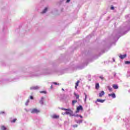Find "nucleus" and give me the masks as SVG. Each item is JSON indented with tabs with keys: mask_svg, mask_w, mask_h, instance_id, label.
Listing matches in <instances>:
<instances>
[{
	"mask_svg": "<svg viewBox=\"0 0 130 130\" xmlns=\"http://www.w3.org/2000/svg\"><path fill=\"white\" fill-rule=\"evenodd\" d=\"M66 114H67V115H69V116H74V114H73V111L71 109H66Z\"/></svg>",
	"mask_w": 130,
	"mask_h": 130,
	"instance_id": "1",
	"label": "nucleus"
},
{
	"mask_svg": "<svg viewBox=\"0 0 130 130\" xmlns=\"http://www.w3.org/2000/svg\"><path fill=\"white\" fill-rule=\"evenodd\" d=\"M44 100H45V98L42 96L39 101V103L42 106L44 105Z\"/></svg>",
	"mask_w": 130,
	"mask_h": 130,
	"instance_id": "2",
	"label": "nucleus"
},
{
	"mask_svg": "<svg viewBox=\"0 0 130 130\" xmlns=\"http://www.w3.org/2000/svg\"><path fill=\"white\" fill-rule=\"evenodd\" d=\"M80 110H83V106H79L77 107V110L76 111V113H79L80 112Z\"/></svg>",
	"mask_w": 130,
	"mask_h": 130,
	"instance_id": "3",
	"label": "nucleus"
},
{
	"mask_svg": "<svg viewBox=\"0 0 130 130\" xmlns=\"http://www.w3.org/2000/svg\"><path fill=\"white\" fill-rule=\"evenodd\" d=\"M40 88V86H31L30 87V89L31 90H39Z\"/></svg>",
	"mask_w": 130,
	"mask_h": 130,
	"instance_id": "4",
	"label": "nucleus"
},
{
	"mask_svg": "<svg viewBox=\"0 0 130 130\" xmlns=\"http://www.w3.org/2000/svg\"><path fill=\"white\" fill-rule=\"evenodd\" d=\"M31 113H39L40 111L38 110L37 109H33L31 110Z\"/></svg>",
	"mask_w": 130,
	"mask_h": 130,
	"instance_id": "5",
	"label": "nucleus"
},
{
	"mask_svg": "<svg viewBox=\"0 0 130 130\" xmlns=\"http://www.w3.org/2000/svg\"><path fill=\"white\" fill-rule=\"evenodd\" d=\"M51 118H53V119H58V118H59V116L56 114H53L51 116Z\"/></svg>",
	"mask_w": 130,
	"mask_h": 130,
	"instance_id": "6",
	"label": "nucleus"
},
{
	"mask_svg": "<svg viewBox=\"0 0 130 130\" xmlns=\"http://www.w3.org/2000/svg\"><path fill=\"white\" fill-rule=\"evenodd\" d=\"M52 72L50 70H46L45 71L44 75H51Z\"/></svg>",
	"mask_w": 130,
	"mask_h": 130,
	"instance_id": "7",
	"label": "nucleus"
},
{
	"mask_svg": "<svg viewBox=\"0 0 130 130\" xmlns=\"http://www.w3.org/2000/svg\"><path fill=\"white\" fill-rule=\"evenodd\" d=\"M105 101V100L97 99L95 101V103L97 102H100V103H103Z\"/></svg>",
	"mask_w": 130,
	"mask_h": 130,
	"instance_id": "8",
	"label": "nucleus"
},
{
	"mask_svg": "<svg viewBox=\"0 0 130 130\" xmlns=\"http://www.w3.org/2000/svg\"><path fill=\"white\" fill-rule=\"evenodd\" d=\"M120 58L121 59H123V58H125V57L126 56V54H125L124 55H120L119 56Z\"/></svg>",
	"mask_w": 130,
	"mask_h": 130,
	"instance_id": "9",
	"label": "nucleus"
},
{
	"mask_svg": "<svg viewBox=\"0 0 130 130\" xmlns=\"http://www.w3.org/2000/svg\"><path fill=\"white\" fill-rule=\"evenodd\" d=\"M105 94V92H104V91H102L101 92L99 93V97L101 98L102 96H103Z\"/></svg>",
	"mask_w": 130,
	"mask_h": 130,
	"instance_id": "10",
	"label": "nucleus"
},
{
	"mask_svg": "<svg viewBox=\"0 0 130 130\" xmlns=\"http://www.w3.org/2000/svg\"><path fill=\"white\" fill-rule=\"evenodd\" d=\"M108 96H109V97H112V98H115L116 96H115V93H112L111 94H109Z\"/></svg>",
	"mask_w": 130,
	"mask_h": 130,
	"instance_id": "11",
	"label": "nucleus"
},
{
	"mask_svg": "<svg viewBox=\"0 0 130 130\" xmlns=\"http://www.w3.org/2000/svg\"><path fill=\"white\" fill-rule=\"evenodd\" d=\"M80 83V81L78 80L77 81V82L76 83V85H75V89H77V87L78 86H79V84Z\"/></svg>",
	"mask_w": 130,
	"mask_h": 130,
	"instance_id": "12",
	"label": "nucleus"
},
{
	"mask_svg": "<svg viewBox=\"0 0 130 130\" xmlns=\"http://www.w3.org/2000/svg\"><path fill=\"white\" fill-rule=\"evenodd\" d=\"M100 88V86L99 85V83L95 84V89H96V90H98V89H99Z\"/></svg>",
	"mask_w": 130,
	"mask_h": 130,
	"instance_id": "13",
	"label": "nucleus"
},
{
	"mask_svg": "<svg viewBox=\"0 0 130 130\" xmlns=\"http://www.w3.org/2000/svg\"><path fill=\"white\" fill-rule=\"evenodd\" d=\"M47 10H48L47 7H46L45 8V9L42 11V14H45V13L47 12Z\"/></svg>",
	"mask_w": 130,
	"mask_h": 130,
	"instance_id": "14",
	"label": "nucleus"
},
{
	"mask_svg": "<svg viewBox=\"0 0 130 130\" xmlns=\"http://www.w3.org/2000/svg\"><path fill=\"white\" fill-rule=\"evenodd\" d=\"M29 102H30V100L28 99V100L26 101V103H25V105L26 106H28V105H29Z\"/></svg>",
	"mask_w": 130,
	"mask_h": 130,
	"instance_id": "15",
	"label": "nucleus"
},
{
	"mask_svg": "<svg viewBox=\"0 0 130 130\" xmlns=\"http://www.w3.org/2000/svg\"><path fill=\"white\" fill-rule=\"evenodd\" d=\"M64 94H61L60 97V100H63V99H64Z\"/></svg>",
	"mask_w": 130,
	"mask_h": 130,
	"instance_id": "16",
	"label": "nucleus"
},
{
	"mask_svg": "<svg viewBox=\"0 0 130 130\" xmlns=\"http://www.w3.org/2000/svg\"><path fill=\"white\" fill-rule=\"evenodd\" d=\"M112 87L114 89H118V86H117V85H116V84H113L112 85Z\"/></svg>",
	"mask_w": 130,
	"mask_h": 130,
	"instance_id": "17",
	"label": "nucleus"
},
{
	"mask_svg": "<svg viewBox=\"0 0 130 130\" xmlns=\"http://www.w3.org/2000/svg\"><path fill=\"white\" fill-rule=\"evenodd\" d=\"M51 85H55L56 86H57V85H59V83H57V82H53L51 83Z\"/></svg>",
	"mask_w": 130,
	"mask_h": 130,
	"instance_id": "18",
	"label": "nucleus"
},
{
	"mask_svg": "<svg viewBox=\"0 0 130 130\" xmlns=\"http://www.w3.org/2000/svg\"><path fill=\"white\" fill-rule=\"evenodd\" d=\"M77 102H78L77 100L72 101V105L74 106V105H75V104L77 103Z\"/></svg>",
	"mask_w": 130,
	"mask_h": 130,
	"instance_id": "19",
	"label": "nucleus"
},
{
	"mask_svg": "<svg viewBox=\"0 0 130 130\" xmlns=\"http://www.w3.org/2000/svg\"><path fill=\"white\" fill-rule=\"evenodd\" d=\"M75 97H76V99H79L80 95L76 93H74Z\"/></svg>",
	"mask_w": 130,
	"mask_h": 130,
	"instance_id": "20",
	"label": "nucleus"
},
{
	"mask_svg": "<svg viewBox=\"0 0 130 130\" xmlns=\"http://www.w3.org/2000/svg\"><path fill=\"white\" fill-rule=\"evenodd\" d=\"M107 88L110 92H112V88L110 87V86H107Z\"/></svg>",
	"mask_w": 130,
	"mask_h": 130,
	"instance_id": "21",
	"label": "nucleus"
},
{
	"mask_svg": "<svg viewBox=\"0 0 130 130\" xmlns=\"http://www.w3.org/2000/svg\"><path fill=\"white\" fill-rule=\"evenodd\" d=\"M1 129L2 130H7V127L5 126H1Z\"/></svg>",
	"mask_w": 130,
	"mask_h": 130,
	"instance_id": "22",
	"label": "nucleus"
},
{
	"mask_svg": "<svg viewBox=\"0 0 130 130\" xmlns=\"http://www.w3.org/2000/svg\"><path fill=\"white\" fill-rule=\"evenodd\" d=\"M16 120H17V119H13V120H11L10 121H11V122H12V123H14L16 122Z\"/></svg>",
	"mask_w": 130,
	"mask_h": 130,
	"instance_id": "23",
	"label": "nucleus"
},
{
	"mask_svg": "<svg viewBox=\"0 0 130 130\" xmlns=\"http://www.w3.org/2000/svg\"><path fill=\"white\" fill-rule=\"evenodd\" d=\"M84 95H85L84 102H86L87 101V94L84 93Z\"/></svg>",
	"mask_w": 130,
	"mask_h": 130,
	"instance_id": "24",
	"label": "nucleus"
},
{
	"mask_svg": "<svg viewBox=\"0 0 130 130\" xmlns=\"http://www.w3.org/2000/svg\"><path fill=\"white\" fill-rule=\"evenodd\" d=\"M34 75H33L31 73L28 74V77H33Z\"/></svg>",
	"mask_w": 130,
	"mask_h": 130,
	"instance_id": "25",
	"label": "nucleus"
},
{
	"mask_svg": "<svg viewBox=\"0 0 130 130\" xmlns=\"http://www.w3.org/2000/svg\"><path fill=\"white\" fill-rule=\"evenodd\" d=\"M40 93H41V94H42L44 93V94H46V91H40Z\"/></svg>",
	"mask_w": 130,
	"mask_h": 130,
	"instance_id": "26",
	"label": "nucleus"
},
{
	"mask_svg": "<svg viewBox=\"0 0 130 130\" xmlns=\"http://www.w3.org/2000/svg\"><path fill=\"white\" fill-rule=\"evenodd\" d=\"M125 63L126 64H130V61H125Z\"/></svg>",
	"mask_w": 130,
	"mask_h": 130,
	"instance_id": "27",
	"label": "nucleus"
},
{
	"mask_svg": "<svg viewBox=\"0 0 130 130\" xmlns=\"http://www.w3.org/2000/svg\"><path fill=\"white\" fill-rule=\"evenodd\" d=\"M0 114H6V112L5 111H2L0 112Z\"/></svg>",
	"mask_w": 130,
	"mask_h": 130,
	"instance_id": "28",
	"label": "nucleus"
},
{
	"mask_svg": "<svg viewBox=\"0 0 130 130\" xmlns=\"http://www.w3.org/2000/svg\"><path fill=\"white\" fill-rule=\"evenodd\" d=\"M59 109H61V110H64V111H66V108H59Z\"/></svg>",
	"mask_w": 130,
	"mask_h": 130,
	"instance_id": "29",
	"label": "nucleus"
},
{
	"mask_svg": "<svg viewBox=\"0 0 130 130\" xmlns=\"http://www.w3.org/2000/svg\"><path fill=\"white\" fill-rule=\"evenodd\" d=\"M73 127H78V125L77 124L73 125Z\"/></svg>",
	"mask_w": 130,
	"mask_h": 130,
	"instance_id": "30",
	"label": "nucleus"
},
{
	"mask_svg": "<svg viewBox=\"0 0 130 130\" xmlns=\"http://www.w3.org/2000/svg\"><path fill=\"white\" fill-rule=\"evenodd\" d=\"M30 99H31V100H33V99H34V98H33V96L31 95L30 96Z\"/></svg>",
	"mask_w": 130,
	"mask_h": 130,
	"instance_id": "31",
	"label": "nucleus"
},
{
	"mask_svg": "<svg viewBox=\"0 0 130 130\" xmlns=\"http://www.w3.org/2000/svg\"><path fill=\"white\" fill-rule=\"evenodd\" d=\"M100 79H101V80H104V78L103 77L100 76Z\"/></svg>",
	"mask_w": 130,
	"mask_h": 130,
	"instance_id": "32",
	"label": "nucleus"
},
{
	"mask_svg": "<svg viewBox=\"0 0 130 130\" xmlns=\"http://www.w3.org/2000/svg\"><path fill=\"white\" fill-rule=\"evenodd\" d=\"M77 116H79V117H81V118H83V116H82V115H77Z\"/></svg>",
	"mask_w": 130,
	"mask_h": 130,
	"instance_id": "33",
	"label": "nucleus"
},
{
	"mask_svg": "<svg viewBox=\"0 0 130 130\" xmlns=\"http://www.w3.org/2000/svg\"><path fill=\"white\" fill-rule=\"evenodd\" d=\"M70 2H71V0H67L66 3H69Z\"/></svg>",
	"mask_w": 130,
	"mask_h": 130,
	"instance_id": "34",
	"label": "nucleus"
},
{
	"mask_svg": "<svg viewBox=\"0 0 130 130\" xmlns=\"http://www.w3.org/2000/svg\"><path fill=\"white\" fill-rule=\"evenodd\" d=\"M111 10H114V7H111Z\"/></svg>",
	"mask_w": 130,
	"mask_h": 130,
	"instance_id": "35",
	"label": "nucleus"
},
{
	"mask_svg": "<svg viewBox=\"0 0 130 130\" xmlns=\"http://www.w3.org/2000/svg\"><path fill=\"white\" fill-rule=\"evenodd\" d=\"M62 115H64V114H66V112H62Z\"/></svg>",
	"mask_w": 130,
	"mask_h": 130,
	"instance_id": "36",
	"label": "nucleus"
},
{
	"mask_svg": "<svg viewBox=\"0 0 130 130\" xmlns=\"http://www.w3.org/2000/svg\"><path fill=\"white\" fill-rule=\"evenodd\" d=\"M50 89H53V87H52V85H51V86L50 87Z\"/></svg>",
	"mask_w": 130,
	"mask_h": 130,
	"instance_id": "37",
	"label": "nucleus"
},
{
	"mask_svg": "<svg viewBox=\"0 0 130 130\" xmlns=\"http://www.w3.org/2000/svg\"><path fill=\"white\" fill-rule=\"evenodd\" d=\"M63 1H64V0H60V2L61 3H62V2H63Z\"/></svg>",
	"mask_w": 130,
	"mask_h": 130,
	"instance_id": "38",
	"label": "nucleus"
},
{
	"mask_svg": "<svg viewBox=\"0 0 130 130\" xmlns=\"http://www.w3.org/2000/svg\"><path fill=\"white\" fill-rule=\"evenodd\" d=\"M62 91H64V89L63 88H62Z\"/></svg>",
	"mask_w": 130,
	"mask_h": 130,
	"instance_id": "39",
	"label": "nucleus"
},
{
	"mask_svg": "<svg viewBox=\"0 0 130 130\" xmlns=\"http://www.w3.org/2000/svg\"><path fill=\"white\" fill-rule=\"evenodd\" d=\"M80 122H82V121H81Z\"/></svg>",
	"mask_w": 130,
	"mask_h": 130,
	"instance_id": "40",
	"label": "nucleus"
}]
</instances>
